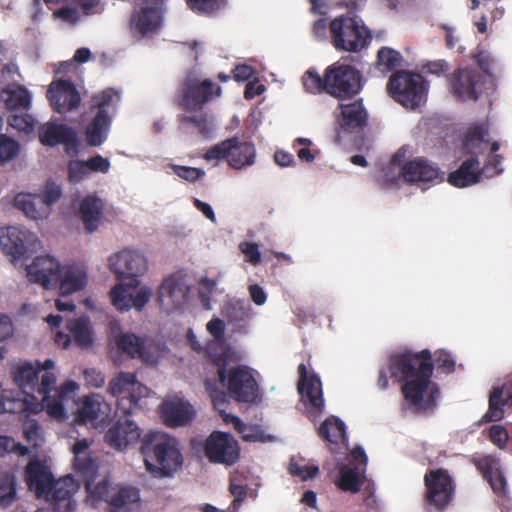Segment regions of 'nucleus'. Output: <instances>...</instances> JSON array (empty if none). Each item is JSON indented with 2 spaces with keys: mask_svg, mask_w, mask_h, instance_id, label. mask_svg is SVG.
I'll use <instances>...</instances> for the list:
<instances>
[{
  "mask_svg": "<svg viewBox=\"0 0 512 512\" xmlns=\"http://www.w3.org/2000/svg\"><path fill=\"white\" fill-rule=\"evenodd\" d=\"M433 365L442 373H452L455 370V360L452 355L445 350H438L435 352V359Z\"/></svg>",
  "mask_w": 512,
  "mask_h": 512,
  "instance_id": "5fc2aeb1",
  "label": "nucleus"
},
{
  "mask_svg": "<svg viewBox=\"0 0 512 512\" xmlns=\"http://www.w3.org/2000/svg\"><path fill=\"white\" fill-rule=\"evenodd\" d=\"M403 57L400 52L390 47H382L377 52V67L382 72H390L400 67Z\"/></svg>",
  "mask_w": 512,
  "mask_h": 512,
  "instance_id": "37998d69",
  "label": "nucleus"
},
{
  "mask_svg": "<svg viewBox=\"0 0 512 512\" xmlns=\"http://www.w3.org/2000/svg\"><path fill=\"white\" fill-rule=\"evenodd\" d=\"M329 38L336 50L357 53L369 45L371 33L357 17L340 15L329 23Z\"/></svg>",
  "mask_w": 512,
  "mask_h": 512,
  "instance_id": "39448f33",
  "label": "nucleus"
},
{
  "mask_svg": "<svg viewBox=\"0 0 512 512\" xmlns=\"http://www.w3.org/2000/svg\"><path fill=\"white\" fill-rule=\"evenodd\" d=\"M109 268L117 279H124L128 287L137 288L138 277L147 271V260L133 249H123L109 257Z\"/></svg>",
  "mask_w": 512,
  "mask_h": 512,
  "instance_id": "ddd939ff",
  "label": "nucleus"
},
{
  "mask_svg": "<svg viewBox=\"0 0 512 512\" xmlns=\"http://www.w3.org/2000/svg\"><path fill=\"white\" fill-rule=\"evenodd\" d=\"M401 174L404 180L410 183H434L437 180H443L439 168L424 158H416L407 162L402 167Z\"/></svg>",
  "mask_w": 512,
  "mask_h": 512,
  "instance_id": "a878e982",
  "label": "nucleus"
},
{
  "mask_svg": "<svg viewBox=\"0 0 512 512\" xmlns=\"http://www.w3.org/2000/svg\"><path fill=\"white\" fill-rule=\"evenodd\" d=\"M132 287H128L126 282L123 284L115 285L109 293L112 304L120 311L129 310L130 305V291Z\"/></svg>",
  "mask_w": 512,
  "mask_h": 512,
  "instance_id": "49530a36",
  "label": "nucleus"
},
{
  "mask_svg": "<svg viewBox=\"0 0 512 512\" xmlns=\"http://www.w3.org/2000/svg\"><path fill=\"white\" fill-rule=\"evenodd\" d=\"M388 369L394 381L403 382L401 392L409 409L423 413L435 407L439 390L431 388L425 395L434 370L430 350L392 354L388 358Z\"/></svg>",
  "mask_w": 512,
  "mask_h": 512,
  "instance_id": "f257e3e1",
  "label": "nucleus"
},
{
  "mask_svg": "<svg viewBox=\"0 0 512 512\" xmlns=\"http://www.w3.org/2000/svg\"><path fill=\"white\" fill-rule=\"evenodd\" d=\"M472 462L485 480L501 471L500 460L492 455L475 457Z\"/></svg>",
  "mask_w": 512,
  "mask_h": 512,
  "instance_id": "09e8293b",
  "label": "nucleus"
},
{
  "mask_svg": "<svg viewBox=\"0 0 512 512\" xmlns=\"http://www.w3.org/2000/svg\"><path fill=\"white\" fill-rule=\"evenodd\" d=\"M298 374L297 389L305 403L307 416L311 420L316 421L322 415L325 408L321 380L315 373L309 375L304 363L299 364Z\"/></svg>",
  "mask_w": 512,
  "mask_h": 512,
  "instance_id": "4468645a",
  "label": "nucleus"
},
{
  "mask_svg": "<svg viewBox=\"0 0 512 512\" xmlns=\"http://www.w3.org/2000/svg\"><path fill=\"white\" fill-rule=\"evenodd\" d=\"M387 90L396 102L404 107L415 109L425 99L427 84L419 73L400 70L389 78Z\"/></svg>",
  "mask_w": 512,
  "mask_h": 512,
  "instance_id": "0eeeda50",
  "label": "nucleus"
},
{
  "mask_svg": "<svg viewBox=\"0 0 512 512\" xmlns=\"http://www.w3.org/2000/svg\"><path fill=\"white\" fill-rule=\"evenodd\" d=\"M39 141L42 145L54 147L58 144L65 146V151L69 155L78 152V136L74 129L65 124H55L48 122L43 124L38 131Z\"/></svg>",
  "mask_w": 512,
  "mask_h": 512,
  "instance_id": "6ab92c4d",
  "label": "nucleus"
},
{
  "mask_svg": "<svg viewBox=\"0 0 512 512\" xmlns=\"http://www.w3.org/2000/svg\"><path fill=\"white\" fill-rule=\"evenodd\" d=\"M238 442L229 434L214 431L205 443V455L210 462L233 465L239 459Z\"/></svg>",
  "mask_w": 512,
  "mask_h": 512,
  "instance_id": "a211bd4d",
  "label": "nucleus"
},
{
  "mask_svg": "<svg viewBox=\"0 0 512 512\" xmlns=\"http://www.w3.org/2000/svg\"><path fill=\"white\" fill-rule=\"evenodd\" d=\"M66 329L70 332L74 343L87 348L93 343V329L90 319L87 316L70 319L66 322Z\"/></svg>",
  "mask_w": 512,
  "mask_h": 512,
  "instance_id": "58836bf2",
  "label": "nucleus"
},
{
  "mask_svg": "<svg viewBox=\"0 0 512 512\" xmlns=\"http://www.w3.org/2000/svg\"><path fill=\"white\" fill-rule=\"evenodd\" d=\"M8 124L18 131L29 133L34 128L35 120L32 115L28 113H15L8 117Z\"/></svg>",
  "mask_w": 512,
  "mask_h": 512,
  "instance_id": "603ef678",
  "label": "nucleus"
},
{
  "mask_svg": "<svg viewBox=\"0 0 512 512\" xmlns=\"http://www.w3.org/2000/svg\"><path fill=\"white\" fill-rule=\"evenodd\" d=\"M181 124L191 125L198 129L199 133L208 138L212 132V123L206 113H200L198 115H182L179 118Z\"/></svg>",
  "mask_w": 512,
  "mask_h": 512,
  "instance_id": "a18cd8bd",
  "label": "nucleus"
},
{
  "mask_svg": "<svg viewBox=\"0 0 512 512\" xmlns=\"http://www.w3.org/2000/svg\"><path fill=\"white\" fill-rule=\"evenodd\" d=\"M241 250L248 257V261L256 265L261 260V254L259 251V247L256 243L253 242H245L241 245Z\"/></svg>",
  "mask_w": 512,
  "mask_h": 512,
  "instance_id": "e2e57ef3",
  "label": "nucleus"
},
{
  "mask_svg": "<svg viewBox=\"0 0 512 512\" xmlns=\"http://www.w3.org/2000/svg\"><path fill=\"white\" fill-rule=\"evenodd\" d=\"M118 348L131 358H145L144 340L133 333H123L116 340Z\"/></svg>",
  "mask_w": 512,
  "mask_h": 512,
  "instance_id": "a19ab883",
  "label": "nucleus"
},
{
  "mask_svg": "<svg viewBox=\"0 0 512 512\" xmlns=\"http://www.w3.org/2000/svg\"><path fill=\"white\" fill-rule=\"evenodd\" d=\"M50 370H43L41 380L37 381L35 392L42 396L39 401L42 410H45L51 417L63 419L65 417L64 402L71 398L78 385L74 381H67L59 389H55L56 376Z\"/></svg>",
  "mask_w": 512,
  "mask_h": 512,
  "instance_id": "6e6552de",
  "label": "nucleus"
},
{
  "mask_svg": "<svg viewBox=\"0 0 512 512\" xmlns=\"http://www.w3.org/2000/svg\"><path fill=\"white\" fill-rule=\"evenodd\" d=\"M87 283V273L76 264H69L61 267L59 272V287L60 294L67 296L77 291L82 290Z\"/></svg>",
  "mask_w": 512,
  "mask_h": 512,
  "instance_id": "2f4dec72",
  "label": "nucleus"
},
{
  "mask_svg": "<svg viewBox=\"0 0 512 512\" xmlns=\"http://www.w3.org/2000/svg\"><path fill=\"white\" fill-rule=\"evenodd\" d=\"M221 0H186L187 6L194 12L211 13L219 9Z\"/></svg>",
  "mask_w": 512,
  "mask_h": 512,
  "instance_id": "4d7b16f0",
  "label": "nucleus"
},
{
  "mask_svg": "<svg viewBox=\"0 0 512 512\" xmlns=\"http://www.w3.org/2000/svg\"><path fill=\"white\" fill-rule=\"evenodd\" d=\"M302 83L304 89L309 93H327L326 70L323 76H320L314 69L307 70L302 77Z\"/></svg>",
  "mask_w": 512,
  "mask_h": 512,
  "instance_id": "c03bdc74",
  "label": "nucleus"
},
{
  "mask_svg": "<svg viewBox=\"0 0 512 512\" xmlns=\"http://www.w3.org/2000/svg\"><path fill=\"white\" fill-rule=\"evenodd\" d=\"M84 378L88 385L95 387V388H100L105 383V377H104L103 373L100 371H97L94 368L86 369L84 371Z\"/></svg>",
  "mask_w": 512,
  "mask_h": 512,
  "instance_id": "69168bd1",
  "label": "nucleus"
},
{
  "mask_svg": "<svg viewBox=\"0 0 512 512\" xmlns=\"http://www.w3.org/2000/svg\"><path fill=\"white\" fill-rule=\"evenodd\" d=\"M189 288L184 280L171 275L164 279L159 288V301L171 309L180 308L186 301Z\"/></svg>",
  "mask_w": 512,
  "mask_h": 512,
  "instance_id": "c756f323",
  "label": "nucleus"
},
{
  "mask_svg": "<svg viewBox=\"0 0 512 512\" xmlns=\"http://www.w3.org/2000/svg\"><path fill=\"white\" fill-rule=\"evenodd\" d=\"M86 166L89 170V174L91 172L105 174L109 171L111 164L108 158L98 154L86 160Z\"/></svg>",
  "mask_w": 512,
  "mask_h": 512,
  "instance_id": "bf43d9fd",
  "label": "nucleus"
},
{
  "mask_svg": "<svg viewBox=\"0 0 512 512\" xmlns=\"http://www.w3.org/2000/svg\"><path fill=\"white\" fill-rule=\"evenodd\" d=\"M16 496V485L14 477L10 474L0 475V506L8 507Z\"/></svg>",
  "mask_w": 512,
  "mask_h": 512,
  "instance_id": "de8ad7c7",
  "label": "nucleus"
},
{
  "mask_svg": "<svg viewBox=\"0 0 512 512\" xmlns=\"http://www.w3.org/2000/svg\"><path fill=\"white\" fill-rule=\"evenodd\" d=\"M146 470L156 478L171 477L183 464L177 441L170 435L150 431L141 439Z\"/></svg>",
  "mask_w": 512,
  "mask_h": 512,
  "instance_id": "f03ea898",
  "label": "nucleus"
},
{
  "mask_svg": "<svg viewBox=\"0 0 512 512\" xmlns=\"http://www.w3.org/2000/svg\"><path fill=\"white\" fill-rule=\"evenodd\" d=\"M321 439L331 444H339L347 441L345 423L336 416H329L318 428Z\"/></svg>",
  "mask_w": 512,
  "mask_h": 512,
  "instance_id": "ea45409f",
  "label": "nucleus"
},
{
  "mask_svg": "<svg viewBox=\"0 0 512 512\" xmlns=\"http://www.w3.org/2000/svg\"><path fill=\"white\" fill-rule=\"evenodd\" d=\"M103 201L94 195H88L80 203L79 213L85 229L92 233L97 230L103 214Z\"/></svg>",
  "mask_w": 512,
  "mask_h": 512,
  "instance_id": "e433bc0d",
  "label": "nucleus"
},
{
  "mask_svg": "<svg viewBox=\"0 0 512 512\" xmlns=\"http://www.w3.org/2000/svg\"><path fill=\"white\" fill-rule=\"evenodd\" d=\"M365 82L360 70L342 60L326 68L327 94L338 100L353 99L363 90Z\"/></svg>",
  "mask_w": 512,
  "mask_h": 512,
  "instance_id": "423d86ee",
  "label": "nucleus"
},
{
  "mask_svg": "<svg viewBox=\"0 0 512 512\" xmlns=\"http://www.w3.org/2000/svg\"><path fill=\"white\" fill-rule=\"evenodd\" d=\"M255 157L256 149L254 144L236 136L213 145L204 154L205 160L225 159L229 166L234 169H242L253 165Z\"/></svg>",
  "mask_w": 512,
  "mask_h": 512,
  "instance_id": "9d476101",
  "label": "nucleus"
},
{
  "mask_svg": "<svg viewBox=\"0 0 512 512\" xmlns=\"http://www.w3.org/2000/svg\"><path fill=\"white\" fill-rule=\"evenodd\" d=\"M341 111L338 118L340 128L347 132L363 129L368 123V112L364 107L363 100L357 99L353 102L339 104Z\"/></svg>",
  "mask_w": 512,
  "mask_h": 512,
  "instance_id": "c85d7f7f",
  "label": "nucleus"
},
{
  "mask_svg": "<svg viewBox=\"0 0 512 512\" xmlns=\"http://www.w3.org/2000/svg\"><path fill=\"white\" fill-rule=\"evenodd\" d=\"M207 331L217 340H221L225 334V324L220 318H212L207 323Z\"/></svg>",
  "mask_w": 512,
  "mask_h": 512,
  "instance_id": "774afa93",
  "label": "nucleus"
},
{
  "mask_svg": "<svg viewBox=\"0 0 512 512\" xmlns=\"http://www.w3.org/2000/svg\"><path fill=\"white\" fill-rule=\"evenodd\" d=\"M61 265L50 255L37 256L27 266V276L30 282L40 284L46 289L55 288L59 282Z\"/></svg>",
  "mask_w": 512,
  "mask_h": 512,
  "instance_id": "aec40b11",
  "label": "nucleus"
},
{
  "mask_svg": "<svg viewBox=\"0 0 512 512\" xmlns=\"http://www.w3.org/2000/svg\"><path fill=\"white\" fill-rule=\"evenodd\" d=\"M488 127L484 124L474 125L467 130L465 134L462 151L470 157H478L482 155L488 146Z\"/></svg>",
  "mask_w": 512,
  "mask_h": 512,
  "instance_id": "c9c22d12",
  "label": "nucleus"
},
{
  "mask_svg": "<svg viewBox=\"0 0 512 512\" xmlns=\"http://www.w3.org/2000/svg\"><path fill=\"white\" fill-rule=\"evenodd\" d=\"M139 490L135 487H113L108 503L114 508H122L128 504L139 501Z\"/></svg>",
  "mask_w": 512,
  "mask_h": 512,
  "instance_id": "79ce46f5",
  "label": "nucleus"
},
{
  "mask_svg": "<svg viewBox=\"0 0 512 512\" xmlns=\"http://www.w3.org/2000/svg\"><path fill=\"white\" fill-rule=\"evenodd\" d=\"M60 186L48 182L41 194L19 193L14 197V206L31 219L46 218L51 206L61 197Z\"/></svg>",
  "mask_w": 512,
  "mask_h": 512,
  "instance_id": "f8f14e48",
  "label": "nucleus"
},
{
  "mask_svg": "<svg viewBox=\"0 0 512 512\" xmlns=\"http://www.w3.org/2000/svg\"><path fill=\"white\" fill-rule=\"evenodd\" d=\"M489 439L499 449H504L508 443L509 435L502 425H492L489 429Z\"/></svg>",
  "mask_w": 512,
  "mask_h": 512,
  "instance_id": "13d9d810",
  "label": "nucleus"
},
{
  "mask_svg": "<svg viewBox=\"0 0 512 512\" xmlns=\"http://www.w3.org/2000/svg\"><path fill=\"white\" fill-rule=\"evenodd\" d=\"M54 366L55 363L52 359H46L44 362L36 361L35 365L30 362H24L11 372L13 382L22 393L34 395L39 374L43 370L53 369Z\"/></svg>",
  "mask_w": 512,
  "mask_h": 512,
  "instance_id": "b1692460",
  "label": "nucleus"
},
{
  "mask_svg": "<svg viewBox=\"0 0 512 512\" xmlns=\"http://www.w3.org/2000/svg\"><path fill=\"white\" fill-rule=\"evenodd\" d=\"M32 235L26 229L17 226L0 228V247L2 252L11 257L12 262L25 258L28 253V243Z\"/></svg>",
  "mask_w": 512,
  "mask_h": 512,
  "instance_id": "412c9836",
  "label": "nucleus"
},
{
  "mask_svg": "<svg viewBox=\"0 0 512 512\" xmlns=\"http://www.w3.org/2000/svg\"><path fill=\"white\" fill-rule=\"evenodd\" d=\"M424 483L426 500L430 505L442 510L452 501L454 483L447 470L438 468L427 471Z\"/></svg>",
  "mask_w": 512,
  "mask_h": 512,
  "instance_id": "dca6fc26",
  "label": "nucleus"
},
{
  "mask_svg": "<svg viewBox=\"0 0 512 512\" xmlns=\"http://www.w3.org/2000/svg\"><path fill=\"white\" fill-rule=\"evenodd\" d=\"M6 109L10 111H27L31 107L32 96L29 90L20 84H8L0 92Z\"/></svg>",
  "mask_w": 512,
  "mask_h": 512,
  "instance_id": "f704fd0d",
  "label": "nucleus"
},
{
  "mask_svg": "<svg viewBox=\"0 0 512 512\" xmlns=\"http://www.w3.org/2000/svg\"><path fill=\"white\" fill-rule=\"evenodd\" d=\"M288 471L292 476L301 478L302 481L313 479L319 475V467L316 465H300L294 459H291Z\"/></svg>",
  "mask_w": 512,
  "mask_h": 512,
  "instance_id": "8fccbe9b",
  "label": "nucleus"
},
{
  "mask_svg": "<svg viewBox=\"0 0 512 512\" xmlns=\"http://www.w3.org/2000/svg\"><path fill=\"white\" fill-rule=\"evenodd\" d=\"M365 482L366 476L364 469H360L359 466L347 464L340 467L339 476L335 484L337 488L343 492L356 494L361 490Z\"/></svg>",
  "mask_w": 512,
  "mask_h": 512,
  "instance_id": "4c0bfd02",
  "label": "nucleus"
},
{
  "mask_svg": "<svg viewBox=\"0 0 512 512\" xmlns=\"http://www.w3.org/2000/svg\"><path fill=\"white\" fill-rule=\"evenodd\" d=\"M27 484L35 490L37 498L51 502L71 499L78 491L79 483L71 475L55 480L52 473L39 460L30 461L25 470Z\"/></svg>",
  "mask_w": 512,
  "mask_h": 512,
  "instance_id": "7ed1b4c3",
  "label": "nucleus"
},
{
  "mask_svg": "<svg viewBox=\"0 0 512 512\" xmlns=\"http://www.w3.org/2000/svg\"><path fill=\"white\" fill-rule=\"evenodd\" d=\"M146 6L135 10L131 22L142 35L157 30L161 25L160 5L163 0H141Z\"/></svg>",
  "mask_w": 512,
  "mask_h": 512,
  "instance_id": "bb28decb",
  "label": "nucleus"
},
{
  "mask_svg": "<svg viewBox=\"0 0 512 512\" xmlns=\"http://www.w3.org/2000/svg\"><path fill=\"white\" fill-rule=\"evenodd\" d=\"M193 407L182 399L165 401L161 407V417L166 426L171 428L188 425L194 418Z\"/></svg>",
  "mask_w": 512,
  "mask_h": 512,
  "instance_id": "cd10ccee",
  "label": "nucleus"
},
{
  "mask_svg": "<svg viewBox=\"0 0 512 512\" xmlns=\"http://www.w3.org/2000/svg\"><path fill=\"white\" fill-rule=\"evenodd\" d=\"M86 490L89 494V497L94 501H105L108 503V499L111 496L112 488L108 480H102L94 487L87 482Z\"/></svg>",
  "mask_w": 512,
  "mask_h": 512,
  "instance_id": "3c124183",
  "label": "nucleus"
},
{
  "mask_svg": "<svg viewBox=\"0 0 512 512\" xmlns=\"http://www.w3.org/2000/svg\"><path fill=\"white\" fill-rule=\"evenodd\" d=\"M47 98L53 109L60 114L75 110L81 102L78 90L68 80L52 83L47 91Z\"/></svg>",
  "mask_w": 512,
  "mask_h": 512,
  "instance_id": "4be33fe9",
  "label": "nucleus"
},
{
  "mask_svg": "<svg viewBox=\"0 0 512 512\" xmlns=\"http://www.w3.org/2000/svg\"><path fill=\"white\" fill-rule=\"evenodd\" d=\"M89 174L84 160H73L68 164V176L71 180L80 181Z\"/></svg>",
  "mask_w": 512,
  "mask_h": 512,
  "instance_id": "052dcab7",
  "label": "nucleus"
},
{
  "mask_svg": "<svg viewBox=\"0 0 512 512\" xmlns=\"http://www.w3.org/2000/svg\"><path fill=\"white\" fill-rule=\"evenodd\" d=\"M448 69V64L445 60L429 61L422 66V71L426 74H433L440 76Z\"/></svg>",
  "mask_w": 512,
  "mask_h": 512,
  "instance_id": "338daca9",
  "label": "nucleus"
},
{
  "mask_svg": "<svg viewBox=\"0 0 512 512\" xmlns=\"http://www.w3.org/2000/svg\"><path fill=\"white\" fill-rule=\"evenodd\" d=\"M208 352H210V347H208ZM210 357L217 367L220 384L227 388L228 395L239 403H254L258 398L259 387L250 369L238 365L227 371L225 353L210 355Z\"/></svg>",
  "mask_w": 512,
  "mask_h": 512,
  "instance_id": "20e7f679",
  "label": "nucleus"
},
{
  "mask_svg": "<svg viewBox=\"0 0 512 512\" xmlns=\"http://www.w3.org/2000/svg\"><path fill=\"white\" fill-rule=\"evenodd\" d=\"M512 407V392L504 387H495L489 395L488 410L482 416L481 422H497L504 418L505 408Z\"/></svg>",
  "mask_w": 512,
  "mask_h": 512,
  "instance_id": "72a5a7b5",
  "label": "nucleus"
},
{
  "mask_svg": "<svg viewBox=\"0 0 512 512\" xmlns=\"http://www.w3.org/2000/svg\"><path fill=\"white\" fill-rule=\"evenodd\" d=\"M120 100L119 93L113 88H107L92 97L91 108L97 113L86 128V141L90 146H100L107 138L112 117L109 108Z\"/></svg>",
  "mask_w": 512,
  "mask_h": 512,
  "instance_id": "1a4fd4ad",
  "label": "nucleus"
},
{
  "mask_svg": "<svg viewBox=\"0 0 512 512\" xmlns=\"http://www.w3.org/2000/svg\"><path fill=\"white\" fill-rule=\"evenodd\" d=\"M19 150L18 143L5 135H0V163L13 159Z\"/></svg>",
  "mask_w": 512,
  "mask_h": 512,
  "instance_id": "864d4df0",
  "label": "nucleus"
},
{
  "mask_svg": "<svg viewBox=\"0 0 512 512\" xmlns=\"http://www.w3.org/2000/svg\"><path fill=\"white\" fill-rule=\"evenodd\" d=\"M108 405L98 394H93L83 398L81 406L76 414V421L80 424L94 423L103 421L108 415Z\"/></svg>",
  "mask_w": 512,
  "mask_h": 512,
  "instance_id": "473e14b6",
  "label": "nucleus"
},
{
  "mask_svg": "<svg viewBox=\"0 0 512 512\" xmlns=\"http://www.w3.org/2000/svg\"><path fill=\"white\" fill-rule=\"evenodd\" d=\"M151 296L152 292L148 287H141L135 294L130 292V305L137 310H142Z\"/></svg>",
  "mask_w": 512,
  "mask_h": 512,
  "instance_id": "680f3d73",
  "label": "nucleus"
},
{
  "mask_svg": "<svg viewBox=\"0 0 512 512\" xmlns=\"http://www.w3.org/2000/svg\"><path fill=\"white\" fill-rule=\"evenodd\" d=\"M171 168L178 177L192 183L202 178L205 174L202 169L196 167L173 164L171 165Z\"/></svg>",
  "mask_w": 512,
  "mask_h": 512,
  "instance_id": "6e6d98bb",
  "label": "nucleus"
},
{
  "mask_svg": "<svg viewBox=\"0 0 512 512\" xmlns=\"http://www.w3.org/2000/svg\"><path fill=\"white\" fill-rule=\"evenodd\" d=\"M0 411L10 414H36L42 411V408L35 395L24 394L21 390L17 392L3 390L0 397Z\"/></svg>",
  "mask_w": 512,
  "mask_h": 512,
  "instance_id": "393cba45",
  "label": "nucleus"
},
{
  "mask_svg": "<svg viewBox=\"0 0 512 512\" xmlns=\"http://www.w3.org/2000/svg\"><path fill=\"white\" fill-rule=\"evenodd\" d=\"M221 88L215 86L210 79L198 81L186 79L180 87L178 95L179 106L188 112L201 110L203 105L209 102L213 96H219Z\"/></svg>",
  "mask_w": 512,
  "mask_h": 512,
  "instance_id": "2eb2a0df",
  "label": "nucleus"
},
{
  "mask_svg": "<svg viewBox=\"0 0 512 512\" xmlns=\"http://www.w3.org/2000/svg\"><path fill=\"white\" fill-rule=\"evenodd\" d=\"M105 442L112 448L122 451L129 445L139 442L141 430L132 420L125 418L118 419L105 433Z\"/></svg>",
  "mask_w": 512,
  "mask_h": 512,
  "instance_id": "5701e85b",
  "label": "nucleus"
},
{
  "mask_svg": "<svg viewBox=\"0 0 512 512\" xmlns=\"http://www.w3.org/2000/svg\"><path fill=\"white\" fill-rule=\"evenodd\" d=\"M482 174L479 159L469 157L448 175L447 181L454 187L465 188L480 182Z\"/></svg>",
  "mask_w": 512,
  "mask_h": 512,
  "instance_id": "7c9ffc66",
  "label": "nucleus"
},
{
  "mask_svg": "<svg viewBox=\"0 0 512 512\" xmlns=\"http://www.w3.org/2000/svg\"><path fill=\"white\" fill-rule=\"evenodd\" d=\"M229 491L234 496V500L232 501V506L235 509H237L246 497L247 488H246V486H244L242 484H237V483L231 481L229 484Z\"/></svg>",
  "mask_w": 512,
  "mask_h": 512,
  "instance_id": "0e129e2a",
  "label": "nucleus"
},
{
  "mask_svg": "<svg viewBox=\"0 0 512 512\" xmlns=\"http://www.w3.org/2000/svg\"><path fill=\"white\" fill-rule=\"evenodd\" d=\"M143 390L146 388L137 381L136 375L130 372H120L110 380L108 385V392L113 397H117V411L124 416L132 414Z\"/></svg>",
  "mask_w": 512,
  "mask_h": 512,
  "instance_id": "9b49d317",
  "label": "nucleus"
},
{
  "mask_svg": "<svg viewBox=\"0 0 512 512\" xmlns=\"http://www.w3.org/2000/svg\"><path fill=\"white\" fill-rule=\"evenodd\" d=\"M482 75L473 68H458L448 76L451 94L460 101H476L480 95Z\"/></svg>",
  "mask_w": 512,
  "mask_h": 512,
  "instance_id": "f3484780",
  "label": "nucleus"
}]
</instances>
